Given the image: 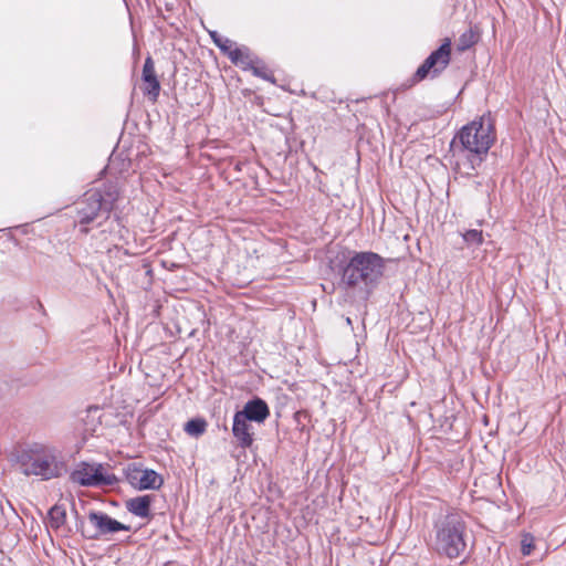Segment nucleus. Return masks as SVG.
<instances>
[{"label":"nucleus","mask_w":566,"mask_h":566,"mask_svg":"<svg viewBox=\"0 0 566 566\" xmlns=\"http://www.w3.org/2000/svg\"><path fill=\"white\" fill-rule=\"evenodd\" d=\"M495 138L494 120L489 113L463 126L452 139L450 150L453 156L464 158L467 160L464 165L471 171H475Z\"/></svg>","instance_id":"nucleus-1"},{"label":"nucleus","mask_w":566,"mask_h":566,"mask_svg":"<svg viewBox=\"0 0 566 566\" xmlns=\"http://www.w3.org/2000/svg\"><path fill=\"white\" fill-rule=\"evenodd\" d=\"M385 260L371 251H349L339 266L340 282L345 290L368 295L384 275Z\"/></svg>","instance_id":"nucleus-2"},{"label":"nucleus","mask_w":566,"mask_h":566,"mask_svg":"<svg viewBox=\"0 0 566 566\" xmlns=\"http://www.w3.org/2000/svg\"><path fill=\"white\" fill-rule=\"evenodd\" d=\"M432 548L441 557L450 560L462 558L464 563L471 553L470 531L459 513L440 516L433 524Z\"/></svg>","instance_id":"nucleus-3"},{"label":"nucleus","mask_w":566,"mask_h":566,"mask_svg":"<svg viewBox=\"0 0 566 566\" xmlns=\"http://www.w3.org/2000/svg\"><path fill=\"white\" fill-rule=\"evenodd\" d=\"M118 198V188L112 182L87 190L74 203V222L81 226L80 231L87 234L90 226L99 227L108 220Z\"/></svg>","instance_id":"nucleus-4"},{"label":"nucleus","mask_w":566,"mask_h":566,"mask_svg":"<svg viewBox=\"0 0 566 566\" xmlns=\"http://www.w3.org/2000/svg\"><path fill=\"white\" fill-rule=\"evenodd\" d=\"M70 481L85 488L113 486L118 483L115 474L106 473L101 462H78L70 473Z\"/></svg>","instance_id":"nucleus-5"},{"label":"nucleus","mask_w":566,"mask_h":566,"mask_svg":"<svg viewBox=\"0 0 566 566\" xmlns=\"http://www.w3.org/2000/svg\"><path fill=\"white\" fill-rule=\"evenodd\" d=\"M451 62V40L446 38L442 44L423 61L411 77V84L423 81L428 76L438 77Z\"/></svg>","instance_id":"nucleus-6"},{"label":"nucleus","mask_w":566,"mask_h":566,"mask_svg":"<svg viewBox=\"0 0 566 566\" xmlns=\"http://www.w3.org/2000/svg\"><path fill=\"white\" fill-rule=\"evenodd\" d=\"M88 521L93 526L88 530L84 527L83 521H78L77 524V528L81 531L82 535L88 539H98L107 534H114L119 531H129L128 525H125L111 517L108 514L99 511H91L88 513Z\"/></svg>","instance_id":"nucleus-7"},{"label":"nucleus","mask_w":566,"mask_h":566,"mask_svg":"<svg viewBox=\"0 0 566 566\" xmlns=\"http://www.w3.org/2000/svg\"><path fill=\"white\" fill-rule=\"evenodd\" d=\"M125 480L137 491L159 490L164 485V478L153 469L143 468L142 464L133 462L125 470Z\"/></svg>","instance_id":"nucleus-8"},{"label":"nucleus","mask_w":566,"mask_h":566,"mask_svg":"<svg viewBox=\"0 0 566 566\" xmlns=\"http://www.w3.org/2000/svg\"><path fill=\"white\" fill-rule=\"evenodd\" d=\"M12 457V460H57L61 453L50 444L25 441L14 447Z\"/></svg>","instance_id":"nucleus-9"},{"label":"nucleus","mask_w":566,"mask_h":566,"mask_svg":"<svg viewBox=\"0 0 566 566\" xmlns=\"http://www.w3.org/2000/svg\"><path fill=\"white\" fill-rule=\"evenodd\" d=\"M64 464L65 462H14V469L27 476L34 475L44 481L60 476L65 470Z\"/></svg>","instance_id":"nucleus-10"},{"label":"nucleus","mask_w":566,"mask_h":566,"mask_svg":"<svg viewBox=\"0 0 566 566\" xmlns=\"http://www.w3.org/2000/svg\"><path fill=\"white\" fill-rule=\"evenodd\" d=\"M142 80L144 82L143 92L150 101L156 102L160 93V83L158 81L155 63L151 56H147L144 62Z\"/></svg>","instance_id":"nucleus-11"},{"label":"nucleus","mask_w":566,"mask_h":566,"mask_svg":"<svg viewBox=\"0 0 566 566\" xmlns=\"http://www.w3.org/2000/svg\"><path fill=\"white\" fill-rule=\"evenodd\" d=\"M238 412L251 422L263 423L270 416V408L262 398L253 397Z\"/></svg>","instance_id":"nucleus-12"},{"label":"nucleus","mask_w":566,"mask_h":566,"mask_svg":"<svg viewBox=\"0 0 566 566\" xmlns=\"http://www.w3.org/2000/svg\"><path fill=\"white\" fill-rule=\"evenodd\" d=\"M154 499L155 496L151 494L128 499L125 501V509L134 516L150 521L153 518L151 504Z\"/></svg>","instance_id":"nucleus-13"},{"label":"nucleus","mask_w":566,"mask_h":566,"mask_svg":"<svg viewBox=\"0 0 566 566\" xmlns=\"http://www.w3.org/2000/svg\"><path fill=\"white\" fill-rule=\"evenodd\" d=\"M249 422L251 421L247 420L238 411L234 413L232 433L240 446L243 448L251 447L253 442L252 426Z\"/></svg>","instance_id":"nucleus-14"},{"label":"nucleus","mask_w":566,"mask_h":566,"mask_svg":"<svg viewBox=\"0 0 566 566\" xmlns=\"http://www.w3.org/2000/svg\"><path fill=\"white\" fill-rule=\"evenodd\" d=\"M228 57L233 64L240 65L243 70H249L254 62L248 48H237L235 44L228 52Z\"/></svg>","instance_id":"nucleus-15"},{"label":"nucleus","mask_w":566,"mask_h":566,"mask_svg":"<svg viewBox=\"0 0 566 566\" xmlns=\"http://www.w3.org/2000/svg\"><path fill=\"white\" fill-rule=\"evenodd\" d=\"M480 40V32L478 27H471L469 30L463 32L457 42V50L464 52L471 49Z\"/></svg>","instance_id":"nucleus-16"},{"label":"nucleus","mask_w":566,"mask_h":566,"mask_svg":"<svg viewBox=\"0 0 566 566\" xmlns=\"http://www.w3.org/2000/svg\"><path fill=\"white\" fill-rule=\"evenodd\" d=\"M50 526L60 530L66 523V509L63 504L53 505L48 513Z\"/></svg>","instance_id":"nucleus-17"},{"label":"nucleus","mask_w":566,"mask_h":566,"mask_svg":"<svg viewBox=\"0 0 566 566\" xmlns=\"http://www.w3.org/2000/svg\"><path fill=\"white\" fill-rule=\"evenodd\" d=\"M208 422L201 417L192 418L187 421L184 426L185 432L190 436L198 438L207 431Z\"/></svg>","instance_id":"nucleus-18"},{"label":"nucleus","mask_w":566,"mask_h":566,"mask_svg":"<svg viewBox=\"0 0 566 566\" xmlns=\"http://www.w3.org/2000/svg\"><path fill=\"white\" fill-rule=\"evenodd\" d=\"M249 70L252 71L253 75H255L258 77H261V78L270 81V82H274V77H273L272 73L268 70L265 64L258 59L254 60V62L252 63V66H250Z\"/></svg>","instance_id":"nucleus-19"},{"label":"nucleus","mask_w":566,"mask_h":566,"mask_svg":"<svg viewBox=\"0 0 566 566\" xmlns=\"http://www.w3.org/2000/svg\"><path fill=\"white\" fill-rule=\"evenodd\" d=\"M210 36L213 41V43L221 50L222 53H224L226 55H228V52L232 49V46L234 45V42L231 41L230 39L228 38H223L221 35L218 34V32L213 31V32H210Z\"/></svg>","instance_id":"nucleus-20"},{"label":"nucleus","mask_w":566,"mask_h":566,"mask_svg":"<svg viewBox=\"0 0 566 566\" xmlns=\"http://www.w3.org/2000/svg\"><path fill=\"white\" fill-rule=\"evenodd\" d=\"M463 240L469 244L480 245L483 242V233L476 229L468 230L463 233Z\"/></svg>","instance_id":"nucleus-21"},{"label":"nucleus","mask_w":566,"mask_h":566,"mask_svg":"<svg viewBox=\"0 0 566 566\" xmlns=\"http://www.w3.org/2000/svg\"><path fill=\"white\" fill-rule=\"evenodd\" d=\"M534 549V537L531 534H524L521 541V552L524 556L532 554Z\"/></svg>","instance_id":"nucleus-22"},{"label":"nucleus","mask_w":566,"mask_h":566,"mask_svg":"<svg viewBox=\"0 0 566 566\" xmlns=\"http://www.w3.org/2000/svg\"><path fill=\"white\" fill-rule=\"evenodd\" d=\"M294 420L297 424V428L303 432L306 430L305 421L310 420V413L306 410H298L294 413Z\"/></svg>","instance_id":"nucleus-23"},{"label":"nucleus","mask_w":566,"mask_h":566,"mask_svg":"<svg viewBox=\"0 0 566 566\" xmlns=\"http://www.w3.org/2000/svg\"><path fill=\"white\" fill-rule=\"evenodd\" d=\"M72 507H73V510H74V513H75V515H76V517H77V522H78V521H80V520H78V513H77V511L75 510V504H72Z\"/></svg>","instance_id":"nucleus-24"},{"label":"nucleus","mask_w":566,"mask_h":566,"mask_svg":"<svg viewBox=\"0 0 566 566\" xmlns=\"http://www.w3.org/2000/svg\"><path fill=\"white\" fill-rule=\"evenodd\" d=\"M346 323L352 324V321L349 317L346 319Z\"/></svg>","instance_id":"nucleus-25"}]
</instances>
